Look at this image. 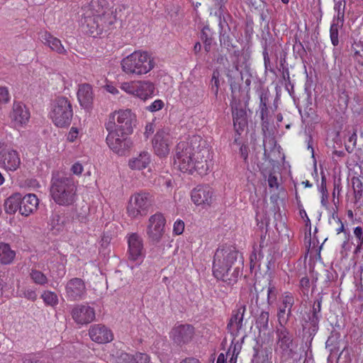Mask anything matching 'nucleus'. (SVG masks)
Masks as SVG:
<instances>
[{
    "instance_id": "nucleus-64",
    "label": "nucleus",
    "mask_w": 363,
    "mask_h": 363,
    "mask_svg": "<svg viewBox=\"0 0 363 363\" xmlns=\"http://www.w3.org/2000/svg\"><path fill=\"white\" fill-rule=\"evenodd\" d=\"M214 1L215 6L218 8V11H215V15L218 16L220 17V16L223 13V7L225 4V0H213Z\"/></svg>"
},
{
    "instance_id": "nucleus-27",
    "label": "nucleus",
    "mask_w": 363,
    "mask_h": 363,
    "mask_svg": "<svg viewBox=\"0 0 363 363\" xmlns=\"http://www.w3.org/2000/svg\"><path fill=\"white\" fill-rule=\"evenodd\" d=\"M77 98L82 106L85 108H90L93 101L91 86L88 84L80 85L77 91Z\"/></svg>"
},
{
    "instance_id": "nucleus-48",
    "label": "nucleus",
    "mask_w": 363,
    "mask_h": 363,
    "mask_svg": "<svg viewBox=\"0 0 363 363\" xmlns=\"http://www.w3.org/2000/svg\"><path fill=\"white\" fill-rule=\"evenodd\" d=\"M133 354L121 352L116 357V363H133Z\"/></svg>"
},
{
    "instance_id": "nucleus-29",
    "label": "nucleus",
    "mask_w": 363,
    "mask_h": 363,
    "mask_svg": "<svg viewBox=\"0 0 363 363\" xmlns=\"http://www.w3.org/2000/svg\"><path fill=\"white\" fill-rule=\"evenodd\" d=\"M40 38L41 41L45 45L49 46L52 50L55 51L59 54L66 53V50L62 45L61 41L58 38L52 35L50 33L45 32L42 33Z\"/></svg>"
},
{
    "instance_id": "nucleus-35",
    "label": "nucleus",
    "mask_w": 363,
    "mask_h": 363,
    "mask_svg": "<svg viewBox=\"0 0 363 363\" xmlns=\"http://www.w3.org/2000/svg\"><path fill=\"white\" fill-rule=\"evenodd\" d=\"M334 10L337 12V16H335V21L340 22L341 24L344 23L345 21V9L346 6V1L345 0H333Z\"/></svg>"
},
{
    "instance_id": "nucleus-40",
    "label": "nucleus",
    "mask_w": 363,
    "mask_h": 363,
    "mask_svg": "<svg viewBox=\"0 0 363 363\" xmlns=\"http://www.w3.org/2000/svg\"><path fill=\"white\" fill-rule=\"evenodd\" d=\"M50 222L52 229L57 231H60L65 224V220L57 212L52 213Z\"/></svg>"
},
{
    "instance_id": "nucleus-24",
    "label": "nucleus",
    "mask_w": 363,
    "mask_h": 363,
    "mask_svg": "<svg viewBox=\"0 0 363 363\" xmlns=\"http://www.w3.org/2000/svg\"><path fill=\"white\" fill-rule=\"evenodd\" d=\"M232 115L235 130L240 135L247 125V112L242 107L236 106L232 107Z\"/></svg>"
},
{
    "instance_id": "nucleus-15",
    "label": "nucleus",
    "mask_w": 363,
    "mask_h": 363,
    "mask_svg": "<svg viewBox=\"0 0 363 363\" xmlns=\"http://www.w3.org/2000/svg\"><path fill=\"white\" fill-rule=\"evenodd\" d=\"M71 315L77 324H88L94 320L95 311L88 305L77 304L72 309Z\"/></svg>"
},
{
    "instance_id": "nucleus-49",
    "label": "nucleus",
    "mask_w": 363,
    "mask_h": 363,
    "mask_svg": "<svg viewBox=\"0 0 363 363\" xmlns=\"http://www.w3.org/2000/svg\"><path fill=\"white\" fill-rule=\"evenodd\" d=\"M22 360L23 363H45L44 361L41 359V357L39 354H26Z\"/></svg>"
},
{
    "instance_id": "nucleus-43",
    "label": "nucleus",
    "mask_w": 363,
    "mask_h": 363,
    "mask_svg": "<svg viewBox=\"0 0 363 363\" xmlns=\"http://www.w3.org/2000/svg\"><path fill=\"white\" fill-rule=\"evenodd\" d=\"M41 298H43L44 303L48 306H55L58 303V297L55 292L45 291L41 295Z\"/></svg>"
},
{
    "instance_id": "nucleus-21",
    "label": "nucleus",
    "mask_w": 363,
    "mask_h": 363,
    "mask_svg": "<svg viewBox=\"0 0 363 363\" xmlns=\"http://www.w3.org/2000/svg\"><path fill=\"white\" fill-rule=\"evenodd\" d=\"M129 259L133 261L141 260L144 256L142 238L136 233L131 234L128 240Z\"/></svg>"
},
{
    "instance_id": "nucleus-7",
    "label": "nucleus",
    "mask_w": 363,
    "mask_h": 363,
    "mask_svg": "<svg viewBox=\"0 0 363 363\" xmlns=\"http://www.w3.org/2000/svg\"><path fill=\"white\" fill-rule=\"evenodd\" d=\"M116 22V9H109L101 16L95 17V19H89L87 25L83 28L86 33L96 37L102 34L103 32H107L113 29Z\"/></svg>"
},
{
    "instance_id": "nucleus-26",
    "label": "nucleus",
    "mask_w": 363,
    "mask_h": 363,
    "mask_svg": "<svg viewBox=\"0 0 363 363\" xmlns=\"http://www.w3.org/2000/svg\"><path fill=\"white\" fill-rule=\"evenodd\" d=\"M11 117L17 123L26 124L30 118V112L23 103L14 102Z\"/></svg>"
},
{
    "instance_id": "nucleus-22",
    "label": "nucleus",
    "mask_w": 363,
    "mask_h": 363,
    "mask_svg": "<svg viewBox=\"0 0 363 363\" xmlns=\"http://www.w3.org/2000/svg\"><path fill=\"white\" fill-rule=\"evenodd\" d=\"M169 135L164 130H160L152 140V146L155 152L160 157H165L169 154L168 144Z\"/></svg>"
},
{
    "instance_id": "nucleus-14",
    "label": "nucleus",
    "mask_w": 363,
    "mask_h": 363,
    "mask_svg": "<svg viewBox=\"0 0 363 363\" xmlns=\"http://www.w3.org/2000/svg\"><path fill=\"white\" fill-rule=\"evenodd\" d=\"M109 9L106 0H91V2L83 8L84 13L82 19V27L85 28L89 19H95V17L101 16Z\"/></svg>"
},
{
    "instance_id": "nucleus-12",
    "label": "nucleus",
    "mask_w": 363,
    "mask_h": 363,
    "mask_svg": "<svg viewBox=\"0 0 363 363\" xmlns=\"http://www.w3.org/2000/svg\"><path fill=\"white\" fill-rule=\"evenodd\" d=\"M86 294L84 281L80 278H72L65 285V296L69 301H77L83 299Z\"/></svg>"
},
{
    "instance_id": "nucleus-17",
    "label": "nucleus",
    "mask_w": 363,
    "mask_h": 363,
    "mask_svg": "<svg viewBox=\"0 0 363 363\" xmlns=\"http://www.w3.org/2000/svg\"><path fill=\"white\" fill-rule=\"evenodd\" d=\"M194 335V328L189 324L179 325L172 330V336L175 343L182 345L189 343Z\"/></svg>"
},
{
    "instance_id": "nucleus-45",
    "label": "nucleus",
    "mask_w": 363,
    "mask_h": 363,
    "mask_svg": "<svg viewBox=\"0 0 363 363\" xmlns=\"http://www.w3.org/2000/svg\"><path fill=\"white\" fill-rule=\"evenodd\" d=\"M320 276V280L323 281L325 287H328L330 284L335 279L333 272L328 269H324Z\"/></svg>"
},
{
    "instance_id": "nucleus-36",
    "label": "nucleus",
    "mask_w": 363,
    "mask_h": 363,
    "mask_svg": "<svg viewBox=\"0 0 363 363\" xmlns=\"http://www.w3.org/2000/svg\"><path fill=\"white\" fill-rule=\"evenodd\" d=\"M342 26L343 24L335 21V18H333V23L330 28V37L331 43L334 46H337L339 44L338 30L340 28H342Z\"/></svg>"
},
{
    "instance_id": "nucleus-11",
    "label": "nucleus",
    "mask_w": 363,
    "mask_h": 363,
    "mask_svg": "<svg viewBox=\"0 0 363 363\" xmlns=\"http://www.w3.org/2000/svg\"><path fill=\"white\" fill-rule=\"evenodd\" d=\"M116 129L123 134L130 135L135 125L136 116L130 109L120 110L114 113Z\"/></svg>"
},
{
    "instance_id": "nucleus-54",
    "label": "nucleus",
    "mask_w": 363,
    "mask_h": 363,
    "mask_svg": "<svg viewBox=\"0 0 363 363\" xmlns=\"http://www.w3.org/2000/svg\"><path fill=\"white\" fill-rule=\"evenodd\" d=\"M256 219L257 221V230H259L260 233H264V230L268 229L269 220L266 217H261L259 221L258 216Z\"/></svg>"
},
{
    "instance_id": "nucleus-52",
    "label": "nucleus",
    "mask_w": 363,
    "mask_h": 363,
    "mask_svg": "<svg viewBox=\"0 0 363 363\" xmlns=\"http://www.w3.org/2000/svg\"><path fill=\"white\" fill-rule=\"evenodd\" d=\"M334 222L337 224V228H335V231L337 234H340V233H344L345 234L347 233L346 230L345 229L344 224L341 221L340 218H338V216L334 213L332 215L331 218Z\"/></svg>"
},
{
    "instance_id": "nucleus-32",
    "label": "nucleus",
    "mask_w": 363,
    "mask_h": 363,
    "mask_svg": "<svg viewBox=\"0 0 363 363\" xmlns=\"http://www.w3.org/2000/svg\"><path fill=\"white\" fill-rule=\"evenodd\" d=\"M214 33L211 30L209 26H205L201 32V39L204 44V50L206 52H209L211 49V45L214 40Z\"/></svg>"
},
{
    "instance_id": "nucleus-61",
    "label": "nucleus",
    "mask_w": 363,
    "mask_h": 363,
    "mask_svg": "<svg viewBox=\"0 0 363 363\" xmlns=\"http://www.w3.org/2000/svg\"><path fill=\"white\" fill-rule=\"evenodd\" d=\"M261 257H263V255L262 254L261 250L259 251L258 255L256 252H252V254L250 255V270H252L257 264V259H259Z\"/></svg>"
},
{
    "instance_id": "nucleus-60",
    "label": "nucleus",
    "mask_w": 363,
    "mask_h": 363,
    "mask_svg": "<svg viewBox=\"0 0 363 363\" xmlns=\"http://www.w3.org/2000/svg\"><path fill=\"white\" fill-rule=\"evenodd\" d=\"M122 89L125 91L127 93L131 94L135 96L136 87V82L132 83H123L122 84Z\"/></svg>"
},
{
    "instance_id": "nucleus-6",
    "label": "nucleus",
    "mask_w": 363,
    "mask_h": 363,
    "mask_svg": "<svg viewBox=\"0 0 363 363\" xmlns=\"http://www.w3.org/2000/svg\"><path fill=\"white\" fill-rule=\"evenodd\" d=\"M73 116L71 101L65 96L57 97L52 104L50 117L54 124L59 128L70 125Z\"/></svg>"
},
{
    "instance_id": "nucleus-39",
    "label": "nucleus",
    "mask_w": 363,
    "mask_h": 363,
    "mask_svg": "<svg viewBox=\"0 0 363 363\" xmlns=\"http://www.w3.org/2000/svg\"><path fill=\"white\" fill-rule=\"evenodd\" d=\"M352 185L354 189V199L356 201H359L363 196V184L359 177H354L352 178Z\"/></svg>"
},
{
    "instance_id": "nucleus-31",
    "label": "nucleus",
    "mask_w": 363,
    "mask_h": 363,
    "mask_svg": "<svg viewBox=\"0 0 363 363\" xmlns=\"http://www.w3.org/2000/svg\"><path fill=\"white\" fill-rule=\"evenodd\" d=\"M150 162V157L147 152H141L137 157L129 161V166L133 169L146 168Z\"/></svg>"
},
{
    "instance_id": "nucleus-55",
    "label": "nucleus",
    "mask_w": 363,
    "mask_h": 363,
    "mask_svg": "<svg viewBox=\"0 0 363 363\" xmlns=\"http://www.w3.org/2000/svg\"><path fill=\"white\" fill-rule=\"evenodd\" d=\"M164 106V102L157 99L152 102L149 106L147 107V109L151 112H155L159 110H161Z\"/></svg>"
},
{
    "instance_id": "nucleus-37",
    "label": "nucleus",
    "mask_w": 363,
    "mask_h": 363,
    "mask_svg": "<svg viewBox=\"0 0 363 363\" xmlns=\"http://www.w3.org/2000/svg\"><path fill=\"white\" fill-rule=\"evenodd\" d=\"M220 74L218 69L213 70L209 84L210 89L211 92L214 94L216 98H217L218 96V91L220 86Z\"/></svg>"
},
{
    "instance_id": "nucleus-30",
    "label": "nucleus",
    "mask_w": 363,
    "mask_h": 363,
    "mask_svg": "<svg viewBox=\"0 0 363 363\" xmlns=\"http://www.w3.org/2000/svg\"><path fill=\"white\" fill-rule=\"evenodd\" d=\"M21 194L16 193L7 198L4 201V210L6 213L14 214L18 210L20 211Z\"/></svg>"
},
{
    "instance_id": "nucleus-38",
    "label": "nucleus",
    "mask_w": 363,
    "mask_h": 363,
    "mask_svg": "<svg viewBox=\"0 0 363 363\" xmlns=\"http://www.w3.org/2000/svg\"><path fill=\"white\" fill-rule=\"evenodd\" d=\"M351 51L353 52V57L359 64H363V42L354 41L352 44Z\"/></svg>"
},
{
    "instance_id": "nucleus-47",
    "label": "nucleus",
    "mask_w": 363,
    "mask_h": 363,
    "mask_svg": "<svg viewBox=\"0 0 363 363\" xmlns=\"http://www.w3.org/2000/svg\"><path fill=\"white\" fill-rule=\"evenodd\" d=\"M322 301H323L322 296H320L319 298H316L313 302L312 308L311 310H309V311H308V313H309L312 315H317L321 318L320 311H321Z\"/></svg>"
},
{
    "instance_id": "nucleus-20",
    "label": "nucleus",
    "mask_w": 363,
    "mask_h": 363,
    "mask_svg": "<svg viewBox=\"0 0 363 363\" xmlns=\"http://www.w3.org/2000/svg\"><path fill=\"white\" fill-rule=\"evenodd\" d=\"M0 163L5 169L15 171L21 164L18 152L12 148H4L0 151Z\"/></svg>"
},
{
    "instance_id": "nucleus-25",
    "label": "nucleus",
    "mask_w": 363,
    "mask_h": 363,
    "mask_svg": "<svg viewBox=\"0 0 363 363\" xmlns=\"http://www.w3.org/2000/svg\"><path fill=\"white\" fill-rule=\"evenodd\" d=\"M38 203V199L33 194H28L24 196H21L20 213L24 216H29L36 211Z\"/></svg>"
},
{
    "instance_id": "nucleus-5",
    "label": "nucleus",
    "mask_w": 363,
    "mask_h": 363,
    "mask_svg": "<svg viewBox=\"0 0 363 363\" xmlns=\"http://www.w3.org/2000/svg\"><path fill=\"white\" fill-rule=\"evenodd\" d=\"M115 116V114L110 115L108 121L105 123V128L108 131L106 141L111 150L122 155L125 153V151L130 147V143L128 138V134L120 133V131L116 129Z\"/></svg>"
},
{
    "instance_id": "nucleus-63",
    "label": "nucleus",
    "mask_w": 363,
    "mask_h": 363,
    "mask_svg": "<svg viewBox=\"0 0 363 363\" xmlns=\"http://www.w3.org/2000/svg\"><path fill=\"white\" fill-rule=\"evenodd\" d=\"M267 181H268L269 186L270 188L278 189L279 183H278L277 177L274 174H272V173L269 174Z\"/></svg>"
},
{
    "instance_id": "nucleus-34",
    "label": "nucleus",
    "mask_w": 363,
    "mask_h": 363,
    "mask_svg": "<svg viewBox=\"0 0 363 363\" xmlns=\"http://www.w3.org/2000/svg\"><path fill=\"white\" fill-rule=\"evenodd\" d=\"M269 318L268 311H262L256 320V326L259 332H265L269 329Z\"/></svg>"
},
{
    "instance_id": "nucleus-4",
    "label": "nucleus",
    "mask_w": 363,
    "mask_h": 363,
    "mask_svg": "<svg viewBox=\"0 0 363 363\" xmlns=\"http://www.w3.org/2000/svg\"><path fill=\"white\" fill-rule=\"evenodd\" d=\"M123 71L127 74L141 75L154 67L153 60L144 52H134L121 62Z\"/></svg>"
},
{
    "instance_id": "nucleus-19",
    "label": "nucleus",
    "mask_w": 363,
    "mask_h": 363,
    "mask_svg": "<svg viewBox=\"0 0 363 363\" xmlns=\"http://www.w3.org/2000/svg\"><path fill=\"white\" fill-rule=\"evenodd\" d=\"M294 304V298L291 294L283 296L281 303L278 308L277 318L279 325H286L292 315V307Z\"/></svg>"
},
{
    "instance_id": "nucleus-23",
    "label": "nucleus",
    "mask_w": 363,
    "mask_h": 363,
    "mask_svg": "<svg viewBox=\"0 0 363 363\" xmlns=\"http://www.w3.org/2000/svg\"><path fill=\"white\" fill-rule=\"evenodd\" d=\"M89 334L93 341L100 344L109 342L113 340L111 331L105 325L100 324L92 325Z\"/></svg>"
},
{
    "instance_id": "nucleus-41",
    "label": "nucleus",
    "mask_w": 363,
    "mask_h": 363,
    "mask_svg": "<svg viewBox=\"0 0 363 363\" xmlns=\"http://www.w3.org/2000/svg\"><path fill=\"white\" fill-rule=\"evenodd\" d=\"M219 26L220 27V43L221 46H224L228 50H230L231 48H233L235 46L233 45V40L230 37L228 34L226 33L225 31L223 29V23L220 21L219 23Z\"/></svg>"
},
{
    "instance_id": "nucleus-8",
    "label": "nucleus",
    "mask_w": 363,
    "mask_h": 363,
    "mask_svg": "<svg viewBox=\"0 0 363 363\" xmlns=\"http://www.w3.org/2000/svg\"><path fill=\"white\" fill-rule=\"evenodd\" d=\"M153 203V196L150 193H136L130 197L127 206L128 216L133 218L139 216H145Z\"/></svg>"
},
{
    "instance_id": "nucleus-18",
    "label": "nucleus",
    "mask_w": 363,
    "mask_h": 363,
    "mask_svg": "<svg viewBox=\"0 0 363 363\" xmlns=\"http://www.w3.org/2000/svg\"><path fill=\"white\" fill-rule=\"evenodd\" d=\"M246 311V306L241 305L233 310L227 324V330L233 336H237L239 331L243 328V318Z\"/></svg>"
},
{
    "instance_id": "nucleus-33",
    "label": "nucleus",
    "mask_w": 363,
    "mask_h": 363,
    "mask_svg": "<svg viewBox=\"0 0 363 363\" xmlns=\"http://www.w3.org/2000/svg\"><path fill=\"white\" fill-rule=\"evenodd\" d=\"M15 257L14 251L11 250L8 244H0V262L4 264H10Z\"/></svg>"
},
{
    "instance_id": "nucleus-16",
    "label": "nucleus",
    "mask_w": 363,
    "mask_h": 363,
    "mask_svg": "<svg viewBox=\"0 0 363 363\" xmlns=\"http://www.w3.org/2000/svg\"><path fill=\"white\" fill-rule=\"evenodd\" d=\"M191 196L196 205L210 206L213 200V191L208 185H199L192 190Z\"/></svg>"
},
{
    "instance_id": "nucleus-59",
    "label": "nucleus",
    "mask_w": 363,
    "mask_h": 363,
    "mask_svg": "<svg viewBox=\"0 0 363 363\" xmlns=\"http://www.w3.org/2000/svg\"><path fill=\"white\" fill-rule=\"evenodd\" d=\"M184 230V223L181 220H177L174 224L173 231L176 235H181Z\"/></svg>"
},
{
    "instance_id": "nucleus-57",
    "label": "nucleus",
    "mask_w": 363,
    "mask_h": 363,
    "mask_svg": "<svg viewBox=\"0 0 363 363\" xmlns=\"http://www.w3.org/2000/svg\"><path fill=\"white\" fill-rule=\"evenodd\" d=\"M354 234L358 242V247L363 244V228L357 226L354 229Z\"/></svg>"
},
{
    "instance_id": "nucleus-2",
    "label": "nucleus",
    "mask_w": 363,
    "mask_h": 363,
    "mask_svg": "<svg viewBox=\"0 0 363 363\" xmlns=\"http://www.w3.org/2000/svg\"><path fill=\"white\" fill-rule=\"evenodd\" d=\"M243 269L242 255L233 246H220L214 255L213 274L218 280L233 285L241 276Z\"/></svg>"
},
{
    "instance_id": "nucleus-46",
    "label": "nucleus",
    "mask_w": 363,
    "mask_h": 363,
    "mask_svg": "<svg viewBox=\"0 0 363 363\" xmlns=\"http://www.w3.org/2000/svg\"><path fill=\"white\" fill-rule=\"evenodd\" d=\"M277 291L276 287L269 281L267 291L268 306H271L277 298Z\"/></svg>"
},
{
    "instance_id": "nucleus-9",
    "label": "nucleus",
    "mask_w": 363,
    "mask_h": 363,
    "mask_svg": "<svg viewBox=\"0 0 363 363\" xmlns=\"http://www.w3.org/2000/svg\"><path fill=\"white\" fill-rule=\"evenodd\" d=\"M277 347L284 356L291 357L297 345L294 342V334L286 327L279 325L276 330Z\"/></svg>"
},
{
    "instance_id": "nucleus-1",
    "label": "nucleus",
    "mask_w": 363,
    "mask_h": 363,
    "mask_svg": "<svg viewBox=\"0 0 363 363\" xmlns=\"http://www.w3.org/2000/svg\"><path fill=\"white\" fill-rule=\"evenodd\" d=\"M210 149L207 141L199 135L193 136L189 142L182 141L176 147L174 165L184 172L206 174L208 170L207 160Z\"/></svg>"
},
{
    "instance_id": "nucleus-56",
    "label": "nucleus",
    "mask_w": 363,
    "mask_h": 363,
    "mask_svg": "<svg viewBox=\"0 0 363 363\" xmlns=\"http://www.w3.org/2000/svg\"><path fill=\"white\" fill-rule=\"evenodd\" d=\"M21 297H24L28 300L35 301L37 299V294L34 290L26 289L22 291Z\"/></svg>"
},
{
    "instance_id": "nucleus-44",
    "label": "nucleus",
    "mask_w": 363,
    "mask_h": 363,
    "mask_svg": "<svg viewBox=\"0 0 363 363\" xmlns=\"http://www.w3.org/2000/svg\"><path fill=\"white\" fill-rule=\"evenodd\" d=\"M227 77L230 86L231 97L233 100H235L238 96V93H239L240 90V84L236 82L231 74H228Z\"/></svg>"
},
{
    "instance_id": "nucleus-50",
    "label": "nucleus",
    "mask_w": 363,
    "mask_h": 363,
    "mask_svg": "<svg viewBox=\"0 0 363 363\" xmlns=\"http://www.w3.org/2000/svg\"><path fill=\"white\" fill-rule=\"evenodd\" d=\"M259 106H267L270 93L268 89H262L259 91Z\"/></svg>"
},
{
    "instance_id": "nucleus-53",
    "label": "nucleus",
    "mask_w": 363,
    "mask_h": 363,
    "mask_svg": "<svg viewBox=\"0 0 363 363\" xmlns=\"http://www.w3.org/2000/svg\"><path fill=\"white\" fill-rule=\"evenodd\" d=\"M133 363H149L150 358L147 354L138 352L133 354Z\"/></svg>"
},
{
    "instance_id": "nucleus-13",
    "label": "nucleus",
    "mask_w": 363,
    "mask_h": 363,
    "mask_svg": "<svg viewBox=\"0 0 363 363\" xmlns=\"http://www.w3.org/2000/svg\"><path fill=\"white\" fill-rule=\"evenodd\" d=\"M320 318L305 312L301 318V324L303 330V338L306 344L311 345L312 340L319 330V322Z\"/></svg>"
},
{
    "instance_id": "nucleus-62",
    "label": "nucleus",
    "mask_w": 363,
    "mask_h": 363,
    "mask_svg": "<svg viewBox=\"0 0 363 363\" xmlns=\"http://www.w3.org/2000/svg\"><path fill=\"white\" fill-rule=\"evenodd\" d=\"M83 169L84 168L81 163L75 162L72 164L70 170L72 174L79 176L82 173Z\"/></svg>"
},
{
    "instance_id": "nucleus-42",
    "label": "nucleus",
    "mask_w": 363,
    "mask_h": 363,
    "mask_svg": "<svg viewBox=\"0 0 363 363\" xmlns=\"http://www.w3.org/2000/svg\"><path fill=\"white\" fill-rule=\"evenodd\" d=\"M30 276L33 282L36 284L44 286L48 282L47 277L40 271L32 269Z\"/></svg>"
},
{
    "instance_id": "nucleus-58",
    "label": "nucleus",
    "mask_w": 363,
    "mask_h": 363,
    "mask_svg": "<svg viewBox=\"0 0 363 363\" xmlns=\"http://www.w3.org/2000/svg\"><path fill=\"white\" fill-rule=\"evenodd\" d=\"M9 101V94L6 88L0 86V105Z\"/></svg>"
},
{
    "instance_id": "nucleus-10",
    "label": "nucleus",
    "mask_w": 363,
    "mask_h": 363,
    "mask_svg": "<svg viewBox=\"0 0 363 363\" xmlns=\"http://www.w3.org/2000/svg\"><path fill=\"white\" fill-rule=\"evenodd\" d=\"M166 218L160 212H157L149 218L146 233L147 238L152 244L160 242L164 233Z\"/></svg>"
},
{
    "instance_id": "nucleus-3",
    "label": "nucleus",
    "mask_w": 363,
    "mask_h": 363,
    "mask_svg": "<svg viewBox=\"0 0 363 363\" xmlns=\"http://www.w3.org/2000/svg\"><path fill=\"white\" fill-rule=\"evenodd\" d=\"M77 185L71 176L60 172L52 174L50 195L55 202L60 206L74 203L77 196Z\"/></svg>"
},
{
    "instance_id": "nucleus-28",
    "label": "nucleus",
    "mask_w": 363,
    "mask_h": 363,
    "mask_svg": "<svg viewBox=\"0 0 363 363\" xmlns=\"http://www.w3.org/2000/svg\"><path fill=\"white\" fill-rule=\"evenodd\" d=\"M135 96L143 99L146 100L150 97L155 91V86L150 82L139 81L136 82V87Z\"/></svg>"
},
{
    "instance_id": "nucleus-51",
    "label": "nucleus",
    "mask_w": 363,
    "mask_h": 363,
    "mask_svg": "<svg viewBox=\"0 0 363 363\" xmlns=\"http://www.w3.org/2000/svg\"><path fill=\"white\" fill-rule=\"evenodd\" d=\"M267 35L269 37V38H267L266 35L262 37V45L263 48V55H264L265 52H268L269 47H270V45L274 42V38L269 33H267Z\"/></svg>"
}]
</instances>
